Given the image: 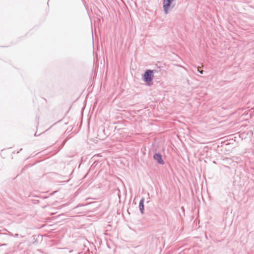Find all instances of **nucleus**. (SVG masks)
I'll return each instance as SVG.
<instances>
[{"mask_svg": "<svg viewBox=\"0 0 254 254\" xmlns=\"http://www.w3.org/2000/svg\"><path fill=\"white\" fill-rule=\"evenodd\" d=\"M6 245L5 244H4L1 245L0 246H4V245Z\"/></svg>", "mask_w": 254, "mask_h": 254, "instance_id": "8", "label": "nucleus"}, {"mask_svg": "<svg viewBox=\"0 0 254 254\" xmlns=\"http://www.w3.org/2000/svg\"><path fill=\"white\" fill-rule=\"evenodd\" d=\"M153 158L158 162V163L161 165L164 164V162L162 159V155L160 153H155L153 155Z\"/></svg>", "mask_w": 254, "mask_h": 254, "instance_id": "3", "label": "nucleus"}, {"mask_svg": "<svg viewBox=\"0 0 254 254\" xmlns=\"http://www.w3.org/2000/svg\"><path fill=\"white\" fill-rule=\"evenodd\" d=\"M18 235L17 234H16L15 235V237H17V236H18Z\"/></svg>", "mask_w": 254, "mask_h": 254, "instance_id": "6", "label": "nucleus"}, {"mask_svg": "<svg viewBox=\"0 0 254 254\" xmlns=\"http://www.w3.org/2000/svg\"><path fill=\"white\" fill-rule=\"evenodd\" d=\"M144 198H142L139 201V209L141 214H143Z\"/></svg>", "mask_w": 254, "mask_h": 254, "instance_id": "4", "label": "nucleus"}, {"mask_svg": "<svg viewBox=\"0 0 254 254\" xmlns=\"http://www.w3.org/2000/svg\"><path fill=\"white\" fill-rule=\"evenodd\" d=\"M153 70L148 69L143 75V80L146 82H151L153 79Z\"/></svg>", "mask_w": 254, "mask_h": 254, "instance_id": "1", "label": "nucleus"}, {"mask_svg": "<svg viewBox=\"0 0 254 254\" xmlns=\"http://www.w3.org/2000/svg\"><path fill=\"white\" fill-rule=\"evenodd\" d=\"M197 71L201 74H202L203 73V70H200L199 68H197Z\"/></svg>", "mask_w": 254, "mask_h": 254, "instance_id": "5", "label": "nucleus"}, {"mask_svg": "<svg viewBox=\"0 0 254 254\" xmlns=\"http://www.w3.org/2000/svg\"><path fill=\"white\" fill-rule=\"evenodd\" d=\"M78 254H81V253L79 252V253H78Z\"/></svg>", "mask_w": 254, "mask_h": 254, "instance_id": "10", "label": "nucleus"}, {"mask_svg": "<svg viewBox=\"0 0 254 254\" xmlns=\"http://www.w3.org/2000/svg\"><path fill=\"white\" fill-rule=\"evenodd\" d=\"M98 155H99V154H97V156H98ZM96 156V155H94V156L95 157V156Z\"/></svg>", "mask_w": 254, "mask_h": 254, "instance_id": "9", "label": "nucleus"}, {"mask_svg": "<svg viewBox=\"0 0 254 254\" xmlns=\"http://www.w3.org/2000/svg\"><path fill=\"white\" fill-rule=\"evenodd\" d=\"M175 4L173 2H163V8L164 13L167 14L174 8Z\"/></svg>", "mask_w": 254, "mask_h": 254, "instance_id": "2", "label": "nucleus"}, {"mask_svg": "<svg viewBox=\"0 0 254 254\" xmlns=\"http://www.w3.org/2000/svg\"><path fill=\"white\" fill-rule=\"evenodd\" d=\"M24 168H23V169H22V170H21V172H22L24 171Z\"/></svg>", "mask_w": 254, "mask_h": 254, "instance_id": "7", "label": "nucleus"}]
</instances>
